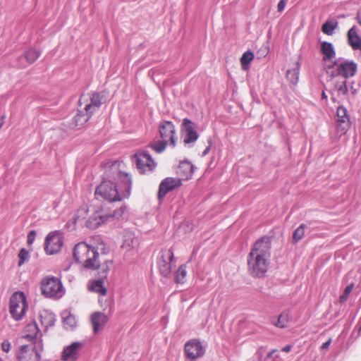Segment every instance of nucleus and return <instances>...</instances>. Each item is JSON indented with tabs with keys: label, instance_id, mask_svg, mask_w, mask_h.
I'll return each mask as SVG.
<instances>
[{
	"label": "nucleus",
	"instance_id": "473e14b6",
	"mask_svg": "<svg viewBox=\"0 0 361 361\" xmlns=\"http://www.w3.org/2000/svg\"><path fill=\"white\" fill-rule=\"evenodd\" d=\"M168 144L169 142H167L166 140L164 141V140L161 139V140H158L150 143L149 147L157 153H161L163 151H164Z\"/></svg>",
	"mask_w": 361,
	"mask_h": 361
},
{
	"label": "nucleus",
	"instance_id": "9d476101",
	"mask_svg": "<svg viewBox=\"0 0 361 361\" xmlns=\"http://www.w3.org/2000/svg\"><path fill=\"white\" fill-rule=\"evenodd\" d=\"M134 158L137 168L142 173L146 171V169H147L149 171H152L156 166V163L147 152L137 153L135 154Z\"/></svg>",
	"mask_w": 361,
	"mask_h": 361
},
{
	"label": "nucleus",
	"instance_id": "f704fd0d",
	"mask_svg": "<svg viewBox=\"0 0 361 361\" xmlns=\"http://www.w3.org/2000/svg\"><path fill=\"white\" fill-rule=\"evenodd\" d=\"M305 234V226L300 225L293 233V239L295 242H298L302 238Z\"/></svg>",
	"mask_w": 361,
	"mask_h": 361
},
{
	"label": "nucleus",
	"instance_id": "de8ad7c7",
	"mask_svg": "<svg viewBox=\"0 0 361 361\" xmlns=\"http://www.w3.org/2000/svg\"><path fill=\"white\" fill-rule=\"evenodd\" d=\"M291 345H288L282 348V351L288 353L290 350Z\"/></svg>",
	"mask_w": 361,
	"mask_h": 361
},
{
	"label": "nucleus",
	"instance_id": "f3484780",
	"mask_svg": "<svg viewBox=\"0 0 361 361\" xmlns=\"http://www.w3.org/2000/svg\"><path fill=\"white\" fill-rule=\"evenodd\" d=\"M17 357L18 361H39L40 355L36 351L35 347L23 345L20 346Z\"/></svg>",
	"mask_w": 361,
	"mask_h": 361
},
{
	"label": "nucleus",
	"instance_id": "412c9836",
	"mask_svg": "<svg viewBox=\"0 0 361 361\" xmlns=\"http://www.w3.org/2000/svg\"><path fill=\"white\" fill-rule=\"evenodd\" d=\"M194 166L188 161H181L177 169L176 173L180 176L179 179L188 180L192 177Z\"/></svg>",
	"mask_w": 361,
	"mask_h": 361
},
{
	"label": "nucleus",
	"instance_id": "39448f33",
	"mask_svg": "<svg viewBox=\"0 0 361 361\" xmlns=\"http://www.w3.org/2000/svg\"><path fill=\"white\" fill-rule=\"evenodd\" d=\"M27 309L26 297L23 292L14 293L9 301V312L12 317L20 321L23 319Z\"/></svg>",
	"mask_w": 361,
	"mask_h": 361
},
{
	"label": "nucleus",
	"instance_id": "4d7b16f0",
	"mask_svg": "<svg viewBox=\"0 0 361 361\" xmlns=\"http://www.w3.org/2000/svg\"><path fill=\"white\" fill-rule=\"evenodd\" d=\"M276 350H272L271 353L273 354Z\"/></svg>",
	"mask_w": 361,
	"mask_h": 361
},
{
	"label": "nucleus",
	"instance_id": "7ed1b4c3",
	"mask_svg": "<svg viewBox=\"0 0 361 361\" xmlns=\"http://www.w3.org/2000/svg\"><path fill=\"white\" fill-rule=\"evenodd\" d=\"M99 254L95 247H91L85 242L76 244L73 250V258L79 263H82L85 269L96 270L102 269V277L107 276L110 267L113 264L111 259H104L101 263Z\"/></svg>",
	"mask_w": 361,
	"mask_h": 361
},
{
	"label": "nucleus",
	"instance_id": "6e6552de",
	"mask_svg": "<svg viewBox=\"0 0 361 361\" xmlns=\"http://www.w3.org/2000/svg\"><path fill=\"white\" fill-rule=\"evenodd\" d=\"M174 260L173 252L171 249H162L157 260L158 268L160 274L166 278L171 276L172 265Z\"/></svg>",
	"mask_w": 361,
	"mask_h": 361
},
{
	"label": "nucleus",
	"instance_id": "7c9ffc66",
	"mask_svg": "<svg viewBox=\"0 0 361 361\" xmlns=\"http://www.w3.org/2000/svg\"><path fill=\"white\" fill-rule=\"evenodd\" d=\"M254 56V54L251 51H247L243 54L240 58V63L243 71H247L250 68V62L253 60Z\"/></svg>",
	"mask_w": 361,
	"mask_h": 361
},
{
	"label": "nucleus",
	"instance_id": "79ce46f5",
	"mask_svg": "<svg viewBox=\"0 0 361 361\" xmlns=\"http://www.w3.org/2000/svg\"><path fill=\"white\" fill-rule=\"evenodd\" d=\"M338 91L343 94L348 92V87L345 81H343L342 84L338 87Z\"/></svg>",
	"mask_w": 361,
	"mask_h": 361
},
{
	"label": "nucleus",
	"instance_id": "4c0bfd02",
	"mask_svg": "<svg viewBox=\"0 0 361 361\" xmlns=\"http://www.w3.org/2000/svg\"><path fill=\"white\" fill-rule=\"evenodd\" d=\"M64 325L73 328L76 326V321L75 317L69 314L68 316L63 317Z\"/></svg>",
	"mask_w": 361,
	"mask_h": 361
},
{
	"label": "nucleus",
	"instance_id": "423d86ee",
	"mask_svg": "<svg viewBox=\"0 0 361 361\" xmlns=\"http://www.w3.org/2000/svg\"><path fill=\"white\" fill-rule=\"evenodd\" d=\"M42 293L47 298H61L63 288L61 281L56 277H47L41 282Z\"/></svg>",
	"mask_w": 361,
	"mask_h": 361
},
{
	"label": "nucleus",
	"instance_id": "f8f14e48",
	"mask_svg": "<svg viewBox=\"0 0 361 361\" xmlns=\"http://www.w3.org/2000/svg\"><path fill=\"white\" fill-rule=\"evenodd\" d=\"M185 353L188 359L196 360L204 355L205 348L197 340H191L185 345Z\"/></svg>",
	"mask_w": 361,
	"mask_h": 361
},
{
	"label": "nucleus",
	"instance_id": "c756f323",
	"mask_svg": "<svg viewBox=\"0 0 361 361\" xmlns=\"http://www.w3.org/2000/svg\"><path fill=\"white\" fill-rule=\"evenodd\" d=\"M39 51L35 49H29L25 52L22 57L19 58V59H25L29 64H32L39 58Z\"/></svg>",
	"mask_w": 361,
	"mask_h": 361
},
{
	"label": "nucleus",
	"instance_id": "a878e982",
	"mask_svg": "<svg viewBox=\"0 0 361 361\" xmlns=\"http://www.w3.org/2000/svg\"><path fill=\"white\" fill-rule=\"evenodd\" d=\"M100 270L99 271V274L100 276V279L97 280L92 281L91 282L90 286H89V290L92 291H94L101 294L102 295H106L107 293L106 288L104 286L103 279L106 277H102V269H99Z\"/></svg>",
	"mask_w": 361,
	"mask_h": 361
},
{
	"label": "nucleus",
	"instance_id": "6ab92c4d",
	"mask_svg": "<svg viewBox=\"0 0 361 361\" xmlns=\"http://www.w3.org/2000/svg\"><path fill=\"white\" fill-rule=\"evenodd\" d=\"M82 346L80 342H73L63 349L61 355L63 361H76L78 357V349Z\"/></svg>",
	"mask_w": 361,
	"mask_h": 361
},
{
	"label": "nucleus",
	"instance_id": "393cba45",
	"mask_svg": "<svg viewBox=\"0 0 361 361\" xmlns=\"http://www.w3.org/2000/svg\"><path fill=\"white\" fill-rule=\"evenodd\" d=\"M39 318L41 324L44 326L45 331L49 327L52 326L56 321L55 315L52 312L45 310L39 312Z\"/></svg>",
	"mask_w": 361,
	"mask_h": 361
},
{
	"label": "nucleus",
	"instance_id": "4468645a",
	"mask_svg": "<svg viewBox=\"0 0 361 361\" xmlns=\"http://www.w3.org/2000/svg\"><path fill=\"white\" fill-rule=\"evenodd\" d=\"M336 128L341 135H344L348 130L350 123V116L345 108L339 106L336 111Z\"/></svg>",
	"mask_w": 361,
	"mask_h": 361
},
{
	"label": "nucleus",
	"instance_id": "72a5a7b5",
	"mask_svg": "<svg viewBox=\"0 0 361 361\" xmlns=\"http://www.w3.org/2000/svg\"><path fill=\"white\" fill-rule=\"evenodd\" d=\"M289 321L290 313L288 312H283L279 315L277 322L276 323V326L279 328L286 327Z\"/></svg>",
	"mask_w": 361,
	"mask_h": 361
},
{
	"label": "nucleus",
	"instance_id": "c03bdc74",
	"mask_svg": "<svg viewBox=\"0 0 361 361\" xmlns=\"http://www.w3.org/2000/svg\"><path fill=\"white\" fill-rule=\"evenodd\" d=\"M286 1L287 0H281L279 1V3L278 4V6H277V9H278L279 12L281 13L284 10L286 4Z\"/></svg>",
	"mask_w": 361,
	"mask_h": 361
},
{
	"label": "nucleus",
	"instance_id": "9b49d317",
	"mask_svg": "<svg viewBox=\"0 0 361 361\" xmlns=\"http://www.w3.org/2000/svg\"><path fill=\"white\" fill-rule=\"evenodd\" d=\"M62 245L61 236L56 233H50L45 239L44 250L49 255H54L60 251Z\"/></svg>",
	"mask_w": 361,
	"mask_h": 361
},
{
	"label": "nucleus",
	"instance_id": "e433bc0d",
	"mask_svg": "<svg viewBox=\"0 0 361 361\" xmlns=\"http://www.w3.org/2000/svg\"><path fill=\"white\" fill-rule=\"evenodd\" d=\"M29 257H30L29 252L26 249H25V248L20 249V252L18 253V258H19L18 266L20 267L22 264H23L24 262L28 259Z\"/></svg>",
	"mask_w": 361,
	"mask_h": 361
},
{
	"label": "nucleus",
	"instance_id": "09e8293b",
	"mask_svg": "<svg viewBox=\"0 0 361 361\" xmlns=\"http://www.w3.org/2000/svg\"><path fill=\"white\" fill-rule=\"evenodd\" d=\"M358 23L361 25V13H358L356 17Z\"/></svg>",
	"mask_w": 361,
	"mask_h": 361
},
{
	"label": "nucleus",
	"instance_id": "ea45409f",
	"mask_svg": "<svg viewBox=\"0 0 361 361\" xmlns=\"http://www.w3.org/2000/svg\"><path fill=\"white\" fill-rule=\"evenodd\" d=\"M36 232L35 231H30L27 235V243L28 245H31L35 238Z\"/></svg>",
	"mask_w": 361,
	"mask_h": 361
},
{
	"label": "nucleus",
	"instance_id": "a18cd8bd",
	"mask_svg": "<svg viewBox=\"0 0 361 361\" xmlns=\"http://www.w3.org/2000/svg\"><path fill=\"white\" fill-rule=\"evenodd\" d=\"M208 143H209V145L206 147V149L202 152V156H206L209 152L210 148H211V146H212V143L211 139H209L208 140Z\"/></svg>",
	"mask_w": 361,
	"mask_h": 361
},
{
	"label": "nucleus",
	"instance_id": "1a4fd4ad",
	"mask_svg": "<svg viewBox=\"0 0 361 361\" xmlns=\"http://www.w3.org/2000/svg\"><path fill=\"white\" fill-rule=\"evenodd\" d=\"M159 133L164 141H166L173 147L176 146V128L173 123L169 121H164L159 125Z\"/></svg>",
	"mask_w": 361,
	"mask_h": 361
},
{
	"label": "nucleus",
	"instance_id": "603ef678",
	"mask_svg": "<svg viewBox=\"0 0 361 361\" xmlns=\"http://www.w3.org/2000/svg\"><path fill=\"white\" fill-rule=\"evenodd\" d=\"M78 218H79V216L78 215H75V217L74 218V223H76V221L78 219Z\"/></svg>",
	"mask_w": 361,
	"mask_h": 361
},
{
	"label": "nucleus",
	"instance_id": "aec40b11",
	"mask_svg": "<svg viewBox=\"0 0 361 361\" xmlns=\"http://www.w3.org/2000/svg\"><path fill=\"white\" fill-rule=\"evenodd\" d=\"M90 320L93 326V331L94 334H97L104 329L109 319L104 313L96 312L92 314Z\"/></svg>",
	"mask_w": 361,
	"mask_h": 361
},
{
	"label": "nucleus",
	"instance_id": "0eeeda50",
	"mask_svg": "<svg viewBox=\"0 0 361 361\" xmlns=\"http://www.w3.org/2000/svg\"><path fill=\"white\" fill-rule=\"evenodd\" d=\"M126 207L122 206L119 209L115 210L113 214H100L99 212L94 213L87 221L86 226L90 229H96L102 224L107 222L114 217L120 218L126 212Z\"/></svg>",
	"mask_w": 361,
	"mask_h": 361
},
{
	"label": "nucleus",
	"instance_id": "b1692460",
	"mask_svg": "<svg viewBox=\"0 0 361 361\" xmlns=\"http://www.w3.org/2000/svg\"><path fill=\"white\" fill-rule=\"evenodd\" d=\"M139 245V240L132 232H126L123 235V243L122 247L127 250H131L136 248Z\"/></svg>",
	"mask_w": 361,
	"mask_h": 361
},
{
	"label": "nucleus",
	"instance_id": "5fc2aeb1",
	"mask_svg": "<svg viewBox=\"0 0 361 361\" xmlns=\"http://www.w3.org/2000/svg\"><path fill=\"white\" fill-rule=\"evenodd\" d=\"M270 34H271V30H268V32H267V35H268V37L269 36V35H270Z\"/></svg>",
	"mask_w": 361,
	"mask_h": 361
},
{
	"label": "nucleus",
	"instance_id": "13d9d810",
	"mask_svg": "<svg viewBox=\"0 0 361 361\" xmlns=\"http://www.w3.org/2000/svg\"><path fill=\"white\" fill-rule=\"evenodd\" d=\"M1 361H2V360H1Z\"/></svg>",
	"mask_w": 361,
	"mask_h": 361
},
{
	"label": "nucleus",
	"instance_id": "6e6d98bb",
	"mask_svg": "<svg viewBox=\"0 0 361 361\" xmlns=\"http://www.w3.org/2000/svg\"><path fill=\"white\" fill-rule=\"evenodd\" d=\"M2 125H3V121L0 123V128H1Z\"/></svg>",
	"mask_w": 361,
	"mask_h": 361
},
{
	"label": "nucleus",
	"instance_id": "864d4df0",
	"mask_svg": "<svg viewBox=\"0 0 361 361\" xmlns=\"http://www.w3.org/2000/svg\"><path fill=\"white\" fill-rule=\"evenodd\" d=\"M271 357V352L268 353L267 355V357Z\"/></svg>",
	"mask_w": 361,
	"mask_h": 361
},
{
	"label": "nucleus",
	"instance_id": "3c124183",
	"mask_svg": "<svg viewBox=\"0 0 361 361\" xmlns=\"http://www.w3.org/2000/svg\"><path fill=\"white\" fill-rule=\"evenodd\" d=\"M322 98L324 99H326L327 98V96H326V94H325L324 92H322Z\"/></svg>",
	"mask_w": 361,
	"mask_h": 361
},
{
	"label": "nucleus",
	"instance_id": "f03ea898",
	"mask_svg": "<svg viewBox=\"0 0 361 361\" xmlns=\"http://www.w3.org/2000/svg\"><path fill=\"white\" fill-rule=\"evenodd\" d=\"M271 238L264 236L253 245L247 257L248 271L257 278L264 277L269 269Z\"/></svg>",
	"mask_w": 361,
	"mask_h": 361
},
{
	"label": "nucleus",
	"instance_id": "ddd939ff",
	"mask_svg": "<svg viewBox=\"0 0 361 361\" xmlns=\"http://www.w3.org/2000/svg\"><path fill=\"white\" fill-rule=\"evenodd\" d=\"M197 125L191 120L185 118L183 120L181 130L185 132V144L195 142L198 139V133L196 131Z\"/></svg>",
	"mask_w": 361,
	"mask_h": 361
},
{
	"label": "nucleus",
	"instance_id": "37998d69",
	"mask_svg": "<svg viewBox=\"0 0 361 361\" xmlns=\"http://www.w3.org/2000/svg\"><path fill=\"white\" fill-rule=\"evenodd\" d=\"M1 348L3 351L8 353L11 348V343L8 341H5L1 343Z\"/></svg>",
	"mask_w": 361,
	"mask_h": 361
},
{
	"label": "nucleus",
	"instance_id": "a211bd4d",
	"mask_svg": "<svg viewBox=\"0 0 361 361\" xmlns=\"http://www.w3.org/2000/svg\"><path fill=\"white\" fill-rule=\"evenodd\" d=\"M320 51L323 55L322 62L324 68L325 69V65H326V63H334L333 60L336 57V51L333 44L328 42H322L321 43Z\"/></svg>",
	"mask_w": 361,
	"mask_h": 361
},
{
	"label": "nucleus",
	"instance_id": "5701e85b",
	"mask_svg": "<svg viewBox=\"0 0 361 361\" xmlns=\"http://www.w3.org/2000/svg\"><path fill=\"white\" fill-rule=\"evenodd\" d=\"M348 43L354 50H361V37L357 34L355 26L352 27L347 33Z\"/></svg>",
	"mask_w": 361,
	"mask_h": 361
},
{
	"label": "nucleus",
	"instance_id": "2f4dec72",
	"mask_svg": "<svg viewBox=\"0 0 361 361\" xmlns=\"http://www.w3.org/2000/svg\"><path fill=\"white\" fill-rule=\"evenodd\" d=\"M186 274H187L186 265L185 264L180 265L175 274V282L177 283H183L185 278L186 276Z\"/></svg>",
	"mask_w": 361,
	"mask_h": 361
},
{
	"label": "nucleus",
	"instance_id": "c9c22d12",
	"mask_svg": "<svg viewBox=\"0 0 361 361\" xmlns=\"http://www.w3.org/2000/svg\"><path fill=\"white\" fill-rule=\"evenodd\" d=\"M353 287H354L353 283H350V285H348L345 287L343 293L339 297L340 302H341V303L344 302L348 300V296H349L350 293H351V291L353 290Z\"/></svg>",
	"mask_w": 361,
	"mask_h": 361
},
{
	"label": "nucleus",
	"instance_id": "2eb2a0df",
	"mask_svg": "<svg viewBox=\"0 0 361 361\" xmlns=\"http://www.w3.org/2000/svg\"><path fill=\"white\" fill-rule=\"evenodd\" d=\"M181 185V180L178 178H166L161 181L158 191V199L161 200L166 195L173 189Z\"/></svg>",
	"mask_w": 361,
	"mask_h": 361
},
{
	"label": "nucleus",
	"instance_id": "cd10ccee",
	"mask_svg": "<svg viewBox=\"0 0 361 361\" xmlns=\"http://www.w3.org/2000/svg\"><path fill=\"white\" fill-rule=\"evenodd\" d=\"M338 25L336 20H326L322 26V32L327 35H332Z\"/></svg>",
	"mask_w": 361,
	"mask_h": 361
},
{
	"label": "nucleus",
	"instance_id": "4be33fe9",
	"mask_svg": "<svg viewBox=\"0 0 361 361\" xmlns=\"http://www.w3.org/2000/svg\"><path fill=\"white\" fill-rule=\"evenodd\" d=\"M300 67L299 62L295 61L290 64V67L287 70L286 79L292 85H295L298 82Z\"/></svg>",
	"mask_w": 361,
	"mask_h": 361
},
{
	"label": "nucleus",
	"instance_id": "8fccbe9b",
	"mask_svg": "<svg viewBox=\"0 0 361 361\" xmlns=\"http://www.w3.org/2000/svg\"><path fill=\"white\" fill-rule=\"evenodd\" d=\"M83 96H84V94H82V95L80 96V99H79V101H78V106H79V107H81V106H82Z\"/></svg>",
	"mask_w": 361,
	"mask_h": 361
},
{
	"label": "nucleus",
	"instance_id": "bb28decb",
	"mask_svg": "<svg viewBox=\"0 0 361 361\" xmlns=\"http://www.w3.org/2000/svg\"><path fill=\"white\" fill-rule=\"evenodd\" d=\"M25 335L23 337L28 341H32L36 338L39 330L35 322H32L26 325L25 328Z\"/></svg>",
	"mask_w": 361,
	"mask_h": 361
},
{
	"label": "nucleus",
	"instance_id": "58836bf2",
	"mask_svg": "<svg viewBox=\"0 0 361 361\" xmlns=\"http://www.w3.org/2000/svg\"><path fill=\"white\" fill-rule=\"evenodd\" d=\"M95 250H100L102 254L106 255L109 252V248L106 247L103 243L99 244Z\"/></svg>",
	"mask_w": 361,
	"mask_h": 361
},
{
	"label": "nucleus",
	"instance_id": "c85d7f7f",
	"mask_svg": "<svg viewBox=\"0 0 361 361\" xmlns=\"http://www.w3.org/2000/svg\"><path fill=\"white\" fill-rule=\"evenodd\" d=\"M92 115H89L84 109H78V113L74 117V123L75 126H80L86 123Z\"/></svg>",
	"mask_w": 361,
	"mask_h": 361
},
{
	"label": "nucleus",
	"instance_id": "dca6fc26",
	"mask_svg": "<svg viewBox=\"0 0 361 361\" xmlns=\"http://www.w3.org/2000/svg\"><path fill=\"white\" fill-rule=\"evenodd\" d=\"M90 102L86 104L84 111L89 115H93L104 103V94L102 92H94L90 94Z\"/></svg>",
	"mask_w": 361,
	"mask_h": 361
},
{
	"label": "nucleus",
	"instance_id": "a19ab883",
	"mask_svg": "<svg viewBox=\"0 0 361 361\" xmlns=\"http://www.w3.org/2000/svg\"><path fill=\"white\" fill-rule=\"evenodd\" d=\"M268 52H269V50L267 47L261 48L257 52V58L260 59L262 57H265L267 55Z\"/></svg>",
	"mask_w": 361,
	"mask_h": 361
},
{
	"label": "nucleus",
	"instance_id": "f257e3e1",
	"mask_svg": "<svg viewBox=\"0 0 361 361\" xmlns=\"http://www.w3.org/2000/svg\"><path fill=\"white\" fill-rule=\"evenodd\" d=\"M105 176L107 178H114L116 183L111 180H103L95 190L97 199H104L109 202L121 201L130 195L132 180L127 173L119 171L116 161L108 163L105 166Z\"/></svg>",
	"mask_w": 361,
	"mask_h": 361
},
{
	"label": "nucleus",
	"instance_id": "49530a36",
	"mask_svg": "<svg viewBox=\"0 0 361 361\" xmlns=\"http://www.w3.org/2000/svg\"><path fill=\"white\" fill-rule=\"evenodd\" d=\"M331 343V339L329 338L327 341H326L325 343H324L322 344V349H327V348H329Z\"/></svg>",
	"mask_w": 361,
	"mask_h": 361
},
{
	"label": "nucleus",
	"instance_id": "20e7f679",
	"mask_svg": "<svg viewBox=\"0 0 361 361\" xmlns=\"http://www.w3.org/2000/svg\"><path fill=\"white\" fill-rule=\"evenodd\" d=\"M357 64L353 61H335L333 63L325 65V71L331 77L341 75L344 78H348L355 75Z\"/></svg>",
	"mask_w": 361,
	"mask_h": 361
}]
</instances>
